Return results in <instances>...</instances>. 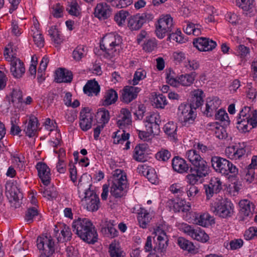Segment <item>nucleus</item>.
Returning <instances> with one entry per match:
<instances>
[{
	"instance_id": "obj_61",
	"label": "nucleus",
	"mask_w": 257,
	"mask_h": 257,
	"mask_svg": "<svg viewBox=\"0 0 257 257\" xmlns=\"http://www.w3.org/2000/svg\"><path fill=\"white\" fill-rule=\"evenodd\" d=\"M138 221L140 226L143 228L147 227V225L150 221L149 213H144V215L138 216Z\"/></svg>"
},
{
	"instance_id": "obj_23",
	"label": "nucleus",
	"mask_w": 257,
	"mask_h": 257,
	"mask_svg": "<svg viewBox=\"0 0 257 257\" xmlns=\"http://www.w3.org/2000/svg\"><path fill=\"white\" fill-rule=\"evenodd\" d=\"M100 89V86L95 80H89L83 87L84 93L88 96H92L93 94L97 95Z\"/></svg>"
},
{
	"instance_id": "obj_21",
	"label": "nucleus",
	"mask_w": 257,
	"mask_h": 257,
	"mask_svg": "<svg viewBox=\"0 0 257 257\" xmlns=\"http://www.w3.org/2000/svg\"><path fill=\"white\" fill-rule=\"evenodd\" d=\"M172 167L174 171L180 173L187 172L189 166L183 159L175 156L172 161Z\"/></svg>"
},
{
	"instance_id": "obj_37",
	"label": "nucleus",
	"mask_w": 257,
	"mask_h": 257,
	"mask_svg": "<svg viewBox=\"0 0 257 257\" xmlns=\"http://www.w3.org/2000/svg\"><path fill=\"white\" fill-rule=\"evenodd\" d=\"M128 15L129 13L127 11L122 10L115 15L114 20L119 26L121 27L124 25L125 20Z\"/></svg>"
},
{
	"instance_id": "obj_14",
	"label": "nucleus",
	"mask_w": 257,
	"mask_h": 257,
	"mask_svg": "<svg viewBox=\"0 0 257 257\" xmlns=\"http://www.w3.org/2000/svg\"><path fill=\"white\" fill-rule=\"evenodd\" d=\"M36 168L38 171V176L44 185L47 186L50 183V169L44 162H38Z\"/></svg>"
},
{
	"instance_id": "obj_18",
	"label": "nucleus",
	"mask_w": 257,
	"mask_h": 257,
	"mask_svg": "<svg viewBox=\"0 0 257 257\" xmlns=\"http://www.w3.org/2000/svg\"><path fill=\"white\" fill-rule=\"evenodd\" d=\"M111 14V7L105 3H99L97 5L94 12V15L99 19H107Z\"/></svg>"
},
{
	"instance_id": "obj_30",
	"label": "nucleus",
	"mask_w": 257,
	"mask_h": 257,
	"mask_svg": "<svg viewBox=\"0 0 257 257\" xmlns=\"http://www.w3.org/2000/svg\"><path fill=\"white\" fill-rule=\"evenodd\" d=\"M100 231L106 237H110L112 234V221L111 220L104 219L100 224Z\"/></svg>"
},
{
	"instance_id": "obj_35",
	"label": "nucleus",
	"mask_w": 257,
	"mask_h": 257,
	"mask_svg": "<svg viewBox=\"0 0 257 257\" xmlns=\"http://www.w3.org/2000/svg\"><path fill=\"white\" fill-rule=\"evenodd\" d=\"M95 116L104 125L108 122L110 118L109 111L104 108H99Z\"/></svg>"
},
{
	"instance_id": "obj_47",
	"label": "nucleus",
	"mask_w": 257,
	"mask_h": 257,
	"mask_svg": "<svg viewBox=\"0 0 257 257\" xmlns=\"http://www.w3.org/2000/svg\"><path fill=\"white\" fill-rule=\"evenodd\" d=\"M209 184L212 187L213 190L218 193L222 189V182L220 179L217 177H212L211 178Z\"/></svg>"
},
{
	"instance_id": "obj_29",
	"label": "nucleus",
	"mask_w": 257,
	"mask_h": 257,
	"mask_svg": "<svg viewBox=\"0 0 257 257\" xmlns=\"http://www.w3.org/2000/svg\"><path fill=\"white\" fill-rule=\"evenodd\" d=\"M38 120L36 117L30 118L28 122V125L24 129L26 134L31 138L35 136L37 129Z\"/></svg>"
},
{
	"instance_id": "obj_63",
	"label": "nucleus",
	"mask_w": 257,
	"mask_h": 257,
	"mask_svg": "<svg viewBox=\"0 0 257 257\" xmlns=\"http://www.w3.org/2000/svg\"><path fill=\"white\" fill-rule=\"evenodd\" d=\"M11 127L10 134L12 135H18L21 132V128L16 124V119H11Z\"/></svg>"
},
{
	"instance_id": "obj_50",
	"label": "nucleus",
	"mask_w": 257,
	"mask_h": 257,
	"mask_svg": "<svg viewBox=\"0 0 257 257\" xmlns=\"http://www.w3.org/2000/svg\"><path fill=\"white\" fill-rule=\"evenodd\" d=\"M215 119L221 122H226L227 124L229 123L228 114L226 111L222 109H219L215 113Z\"/></svg>"
},
{
	"instance_id": "obj_11",
	"label": "nucleus",
	"mask_w": 257,
	"mask_h": 257,
	"mask_svg": "<svg viewBox=\"0 0 257 257\" xmlns=\"http://www.w3.org/2000/svg\"><path fill=\"white\" fill-rule=\"evenodd\" d=\"M85 196L81 199L82 204L84 205L87 210L94 212L97 211L100 206L99 198L98 196L90 187L85 191Z\"/></svg>"
},
{
	"instance_id": "obj_46",
	"label": "nucleus",
	"mask_w": 257,
	"mask_h": 257,
	"mask_svg": "<svg viewBox=\"0 0 257 257\" xmlns=\"http://www.w3.org/2000/svg\"><path fill=\"white\" fill-rule=\"evenodd\" d=\"M171 154L167 150L162 149L156 154V159L160 161L166 162L171 157Z\"/></svg>"
},
{
	"instance_id": "obj_38",
	"label": "nucleus",
	"mask_w": 257,
	"mask_h": 257,
	"mask_svg": "<svg viewBox=\"0 0 257 257\" xmlns=\"http://www.w3.org/2000/svg\"><path fill=\"white\" fill-rule=\"evenodd\" d=\"M192 238L202 242H205L209 239L208 235L199 228L195 229Z\"/></svg>"
},
{
	"instance_id": "obj_8",
	"label": "nucleus",
	"mask_w": 257,
	"mask_h": 257,
	"mask_svg": "<svg viewBox=\"0 0 257 257\" xmlns=\"http://www.w3.org/2000/svg\"><path fill=\"white\" fill-rule=\"evenodd\" d=\"M37 246L41 251L40 256L50 257L55 252V243L51 235L38 236L37 239Z\"/></svg>"
},
{
	"instance_id": "obj_19",
	"label": "nucleus",
	"mask_w": 257,
	"mask_h": 257,
	"mask_svg": "<svg viewBox=\"0 0 257 257\" xmlns=\"http://www.w3.org/2000/svg\"><path fill=\"white\" fill-rule=\"evenodd\" d=\"M55 80L57 83H70L73 78V75L71 71L65 68H59L55 72Z\"/></svg>"
},
{
	"instance_id": "obj_58",
	"label": "nucleus",
	"mask_w": 257,
	"mask_h": 257,
	"mask_svg": "<svg viewBox=\"0 0 257 257\" xmlns=\"http://www.w3.org/2000/svg\"><path fill=\"white\" fill-rule=\"evenodd\" d=\"M69 7V8H66V11L70 15L76 17H77L79 15V12L77 9L78 4L76 2H71Z\"/></svg>"
},
{
	"instance_id": "obj_53",
	"label": "nucleus",
	"mask_w": 257,
	"mask_h": 257,
	"mask_svg": "<svg viewBox=\"0 0 257 257\" xmlns=\"http://www.w3.org/2000/svg\"><path fill=\"white\" fill-rule=\"evenodd\" d=\"M148 180L152 184H156L158 182V178L155 170L153 168L148 169L146 175Z\"/></svg>"
},
{
	"instance_id": "obj_26",
	"label": "nucleus",
	"mask_w": 257,
	"mask_h": 257,
	"mask_svg": "<svg viewBox=\"0 0 257 257\" xmlns=\"http://www.w3.org/2000/svg\"><path fill=\"white\" fill-rule=\"evenodd\" d=\"M148 148V145L146 144L136 146L134 152V159L138 162H145L146 160L145 152Z\"/></svg>"
},
{
	"instance_id": "obj_32",
	"label": "nucleus",
	"mask_w": 257,
	"mask_h": 257,
	"mask_svg": "<svg viewBox=\"0 0 257 257\" xmlns=\"http://www.w3.org/2000/svg\"><path fill=\"white\" fill-rule=\"evenodd\" d=\"M32 32H33L32 35L35 45L39 48L43 47L45 41L41 32L37 29L36 26L34 28V29H32Z\"/></svg>"
},
{
	"instance_id": "obj_24",
	"label": "nucleus",
	"mask_w": 257,
	"mask_h": 257,
	"mask_svg": "<svg viewBox=\"0 0 257 257\" xmlns=\"http://www.w3.org/2000/svg\"><path fill=\"white\" fill-rule=\"evenodd\" d=\"M177 123L173 121H169L164 125L163 129L169 139L175 142L177 140Z\"/></svg>"
},
{
	"instance_id": "obj_56",
	"label": "nucleus",
	"mask_w": 257,
	"mask_h": 257,
	"mask_svg": "<svg viewBox=\"0 0 257 257\" xmlns=\"http://www.w3.org/2000/svg\"><path fill=\"white\" fill-rule=\"evenodd\" d=\"M112 88L109 89L104 96L102 100V105L103 106H108L112 103Z\"/></svg>"
},
{
	"instance_id": "obj_52",
	"label": "nucleus",
	"mask_w": 257,
	"mask_h": 257,
	"mask_svg": "<svg viewBox=\"0 0 257 257\" xmlns=\"http://www.w3.org/2000/svg\"><path fill=\"white\" fill-rule=\"evenodd\" d=\"M205 41L206 38L199 37L195 39L193 44L194 46L200 51H205L204 44L207 42Z\"/></svg>"
},
{
	"instance_id": "obj_4",
	"label": "nucleus",
	"mask_w": 257,
	"mask_h": 257,
	"mask_svg": "<svg viewBox=\"0 0 257 257\" xmlns=\"http://www.w3.org/2000/svg\"><path fill=\"white\" fill-rule=\"evenodd\" d=\"M153 233L155 235L153 240L154 251L156 257H166L169 238L166 232L162 226H159L154 229Z\"/></svg>"
},
{
	"instance_id": "obj_1",
	"label": "nucleus",
	"mask_w": 257,
	"mask_h": 257,
	"mask_svg": "<svg viewBox=\"0 0 257 257\" xmlns=\"http://www.w3.org/2000/svg\"><path fill=\"white\" fill-rule=\"evenodd\" d=\"M186 156L193 167H190V173L186 176L185 180L190 185H195L201 178L208 175L209 167L195 150L188 151Z\"/></svg>"
},
{
	"instance_id": "obj_39",
	"label": "nucleus",
	"mask_w": 257,
	"mask_h": 257,
	"mask_svg": "<svg viewBox=\"0 0 257 257\" xmlns=\"http://www.w3.org/2000/svg\"><path fill=\"white\" fill-rule=\"evenodd\" d=\"M39 215L38 209L36 207H31L28 208L26 212L25 219L28 223H32L34 219Z\"/></svg>"
},
{
	"instance_id": "obj_48",
	"label": "nucleus",
	"mask_w": 257,
	"mask_h": 257,
	"mask_svg": "<svg viewBox=\"0 0 257 257\" xmlns=\"http://www.w3.org/2000/svg\"><path fill=\"white\" fill-rule=\"evenodd\" d=\"M154 103L157 108H163L167 104L166 97L163 94H159L154 99Z\"/></svg>"
},
{
	"instance_id": "obj_6",
	"label": "nucleus",
	"mask_w": 257,
	"mask_h": 257,
	"mask_svg": "<svg viewBox=\"0 0 257 257\" xmlns=\"http://www.w3.org/2000/svg\"><path fill=\"white\" fill-rule=\"evenodd\" d=\"M233 208V203L228 199L217 200L210 204V210L215 215L225 218L232 215Z\"/></svg>"
},
{
	"instance_id": "obj_44",
	"label": "nucleus",
	"mask_w": 257,
	"mask_h": 257,
	"mask_svg": "<svg viewBox=\"0 0 257 257\" xmlns=\"http://www.w3.org/2000/svg\"><path fill=\"white\" fill-rule=\"evenodd\" d=\"M168 38L176 41L179 43H184L187 41V38L183 36L180 30H177L175 33L172 32L169 34Z\"/></svg>"
},
{
	"instance_id": "obj_43",
	"label": "nucleus",
	"mask_w": 257,
	"mask_h": 257,
	"mask_svg": "<svg viewBox=\"0 0 257 257\" xmlns=\"http://www.w3.org/2000/svg\"><path fill=\"white\" fill-rule=\"evenodd\" d=\"M48 33L55 43L59 44L62 42V38L56 26L51 27L48 31Z\"/></svg>"
},
{
	"instance_id": "obj_12",
	"label": "nucleus",
	"mask_w": 257,
	"mask_h": 257,
	"mask_svg": "<svg viewBox=\"0 0 257 257\" xmlns=\"http://www.w3.org/2000/svg\"><path fill=\"white\" fill-rule=\"evenodd\" d=\"M93 115L88 107L83 108L80 112L79 125L83 131H87L91 127Z\"/></svg>"
},
{
	"instance_id": "obj_17",
	"label": "nucleus",
	"mask_w": 257,
	"mask_h": 257,
	"mask_svg": "<svg viewBox=\"0 0 257 257\" xmlns=\"http://www.w3.org/2000/svg\"><path fill=\"white\" fill-rule=\"evenodd\" d=\"M140 90L141 89L138 87L131 86L125 87L120 97L121 100L125 103H130L136 98Z\"/></svg>"
},
{
	"instance_id": "obj_7",
	"label": "nucleus",
	"mask_w": 257,
	"mask_h": 257,
	"mask_svg": "<svg viewBox=\"0 0 257 257\" xmlns=\"http://www.w3.org/2000/svg\"><path fill=\"white\" fill-rule=\"evenodd\" d=\"M127 181L126 174L121 169H116L113 171V196L120 198L125 193Z\"/></svg>"
},
{
	"instance_id": "obj_42",
	"label": "nucleus",
	"mask_w": 257,
	"mask_h": 257,
	"mask_svg": "<svg viewBox=\"0 0 257 257\" xmlns=\"http://www.w3.org/2000/svg\"><path fill=\"white\" fill-rule=\"evenodd\" d=\"M236 5L244 11H250L253 8V0H236Z\"/></svg>"
},
{
	"instance_id": "obj_31",
	"label": "nucleus",
	"mask_w": 257,
	"mask_h": 257,
	"mask_svg": "<svg viewBox=\"0 0 257 257\" xmlns=\"http://www.w3.org/2000/svg\"><path fill=\"white\" fill-rule=\"evenodd\" d=\"M119 129V130L114 133L115 135L113 136V144H122L129 138L130 134L128 133H125L124 128Z\"/></svg>"
},
{
	"instance_id": "obj_10",
	"label": "nucleus",
	"mask_w": 257,
	"mask_h": 257,
	"mask_svg": "<svg viewBox=\"0 0 257 257\" xmlns=\"http://www.w3.org/2000/svg\"><path fill=\"white\" fill-rule=\"evenodd\" d=\"M177 114L179 121L182 125L186 126L192 124L196 116V113L188 104H181Z\"/></svg>"
},
{
	"instance_id": "obj_27",
	"label": "nucleus",
	"mask_w": 257,
	"mask_h": 257,
	"mask_svg": "<svg viewBox=\"0 0 257 257\" xmlns=\"http://www.w3.org/2000/svg\"><path fill=\"white\" fill-rule=\"evenodd\" d=\"M203 92L199 89L194 90L191 100V103L188 104L192 109H196L200 106L203 102L202 95Z\"/></svg>"
},
{
	"instance_id": "obj_62",
	"label": "nucleus",
	"mask_w": 257,
	"mask_h": 257,
	"mask_svg": "<svg viewBox=\"0 0 257 257\" xmlns=\"http://www.w3.org/2000/svg\"><path fill=\"white\" fill-rule=\"evenodd\" d=\"M133 3V0H119L118 1H113V6L117 8L121 9L126 8Z\"/></svg>"
},
{
	"instance_id": "obj_3",
	"label": "nucleus",
	"mask_w": 257,
	"mask_h": 257,
	"mask_svg": "<svg viewBox=\"0 0 257 257\" xmlns=\"http://www.w3.org/2000/svg\"><path fill=\"white\" fill-rule=\"evenodd\" d=\"M236 127L242 133L248 132L257 126V111L249 106H244L237 117Z\"/></svg>"
},
{
	"instance_id": "obj_49",
	"label": "nucleus",
	"mask_w": 257,
	"mask_h": 257,
	"mask_svg": "<svg viewBox=\"0 0 257 257\" xmlns=\"http://www.w3.org/2000/svg\"><path fill=\"white\" fill-rule=\"evenodd\" d=\"M126 253L121 247L119 243L113 241V257H125Z\"/></svg>"
},
{
	"instance_id": "obj_5",
	"label": "nucleus",
	"mask_w": 257,
	"mask_h": 257,
	"mask_svg": "<svg viewBox=\"0 0 257 257\" xmlns=\"http://www.w3.org/2000/svg\"><path fill=\"white\" fill-rule=\"evenodd\" d=\"M211 166L217 173L225 176L235 177L238 172V169L231 162L219 156H213L211 159Z\"/></svg>"
},
{
	"instance_id": "obj_57",
	"label": "nucleus",
	"mask_w": 257,
	"mask_h": 257,
	"mask_svg": "<svg viewBox=\"0 0 257 257\" xmlns=\"http://www.w3.org/2000/svg\"><path fill=\"white\" fill-rule=\"evenodd\" d=\"M244 236L246 240H250L257 236V227H250L245 231Z\"/></svg>"
},
{
	"instance_id": "obj_33",
	"label": "nucleus",
	"mask_w": 257,
	"mask_h": 257,
	"mask_svg": "<svg viewBox=\"0 0 257 257\" xmlns=\"http://www.w3.org/2000/svg\"><path fill=\"white\" fill-rule=\"evenodd\" d=\"M177 243L180 248L183 250L189 252H192L195 250V246L193 243L184 237H178Z\"/></svg>"
},
{
	"instance_id": "obj_55",
	"label": "nucleus",
	"mask_w": 257,
	"mask_h": 257,
	"mask_svg": "<svg viewBox=\"0 0 257 257\" xmlns=\"http://www.w3.org/2000/svg\"><path fill=\"white\" fill-rule=\"evenodd\" d=\"M174 72L171 70H169V72H167L166 79L167 82L170 85L177 87L178 85V79L174 78Z\"/></svg>"
},
{
	"instance_id": "obj_28",
	"label": "nucleus",
	"mask_w": 257,
	"mask_h": 257,
	"mask_svg": "<svg viewBox=\"0 0 257 257\" xmlns=\"http://www.w3.org/2000/svg\"><path fill=\"white\" fill-rule=\"evenodd\" d=\"M143 24L140 17V14L132 16L127 20V27L131 31L140 30Z\"/></svg>"
},
{
	"instance_id": "obj_2",
	"label": "nucleus",
	"mask_w": 257,
	"mask_h": 257,
	"mask_svg": "<svg viewBox=\"0 0 257 257\" xmlns=\"http://www.w3.org/2000/svg\"><path fill=\"white\" fill-rule=\"evenodd\" d=\"M72 227L73 231L84 241L92 244L97 242V231L89 219L78 218L73 221Z\"/></svg>"
},
{
	"instance_id": "obj_40",
	"label": "nucleus",
	"mask_w": 257,
	"mask_h": 257,
	"mask_svg": "<svg viewBox=\"0 0 257 257\" xmlns=\"http://www.w3.org/2000/svg\"><path fill=\"white\" fill-rule=\"evenodd\" d=\"M62 237H58V240L59 242L68 241L71 240L72 233L71 231L70 227L66 225H63V228L61 231Z\"/></svg>"
},
{
	"instance_id": "obj_36",
	"label": "nucleus",
	"mask_w": 257,
	"mask_h": 257,
	"mask_svg": "<svg viewBox=\"0 0 257 257\" xmlns=\"http://www.w3.org/2000/svg\"><path fill=\"white\" fill-rule=\"evenodd\" d=\"M210 216L208 213H203L196 216L194 221L196 224L205 227L210 224Z\"/></svg>"
},
{
	"instance_id": "obj_59",
	"label": "nucleus",
	"mask_w": 257,
	"mask_h": 257,
	"mask_svg": "<svg viewBox=\"0 0 257 257\" xmlns=\"http://www.w3.org/2000/svg\"><path fill=\"white\" fill-rule=\"evenodd\" d=\"M179 228L181 230H182L187 235L190 236L191 237L192 236H193V233L195 229L192 226L186 223L181 224Z\"/></svg>"
},
{
	"instance_id": "obj_45",
	"label": "nucleus",
	"mask_w": 257,
	"mask_h": 257,
	"mask_svg": "<svg viewBox=\"0 0 257 257\" xmlns=\"http://www.w3.org/2000/svg\"><path fill=\"white\" fill-rule=\"evenodd\" d=\"M85 47L78 46L73 52V57L77 61H80L86 55L85 53Z\"/></svg>"
},
{
	"instance_id": "obj_13",
	"label": "nucleus",
	"mask_w": 257,
	"mask_h": 257,
	"mask_svg": "<svg viewBox=\"0 0 257 257\" xmlns=\"http://www.w3.org/2000/svg\"><path fill=\"white\" fill-rule=\"evenodd\" d=\"M240 209L239 220L244 221L251 218L253 215L254 205L247 200H241L239 203Z\"/></svg>"
},
{
	"instance_id": "obj_54",
	"label": "nucleus",
	"mask_w": 257,
	"mask_h": 257,
	"mask_svg": "<svg viewBox=\"0 0 257 257\" xmlns=\"http://www.w3.org/2000/svg\"><path fill=\"white\" fill-rule=\"evenodd\" d=\"M157 42L155 39L147 40L143 45V49L147 52L152 51L157 47Z\"/></svg>"
},
{
	"instance_id": "obj_41",
	"label": "nucleus",
	"mask_w": 257,
	"mask_h": 257,
	"mask_svg": "<svg viewBox=\"0 0 257 257\" xmlns=\"http://www.w3.org/2000/svg\"><path fill=\"white\" fill-rule=\"evenodd\" d=\"M146 122H148L152 123L153 126H154L155 131L159 130V125L161 122L160 120V116L158 114L154 113L146 117Z\"/></svg>"
},
{
	"instance_id": "obj_64",
	"label": "nucleus",
	"mask_w": 257,
	"mask_h": 257,
	"mask_svg": "<svg viewBox=\"0 0 257 257\" xmlns=\"http://www.w3.org/2000/svg\"><path fill=\"white\" fill-rule=\"evenodd\" d=\"M170 190L174 194L182 195L184 193L183 187L180 184L175 183L172 184L170 187Z\"/></svg>"
},
{
	"instance_id": "obj_15",
	"label": "nucleus",
	"mask_w": 257,
	"mask_h": 257,
	"mask_svg": "<svg viewBox=\"0 0 257 257\" xmlns=\"http://www.w3.org/2000/svg\"><path fill=\"white\" fill-rule=\"evenodd\" d=\"M132 122V115L131 112L127 108H121L117 115V126L119 128H124L125 127L131 125Z\"/></svg>"
},
{
	"instance_id": "obj_16",
	"label": "nucleus",
	"mask_w": 257,
	"mask_h": 257,
	"mask_svg": "<svg viewBox=\"0 0 257 257\" xmlns=\"http://www.w3.org/2000/svg\"><path fill=\"white\" fill-rule=\"evenodd\" d=\"M221 104V101L217 97H208L206 99V109L204 112L207 116H212L216 112Z\"/></svg>"
},
{
	"instance_id": "obj_51",
	"label": "nucleus",
	"mask_w": 257,
	"mask_h": 257,
	"mask_svg": "<svg viewBox=\"0 0 257 257\" xmlns=\"http://www.w3.org/2000/svg\"><path fill=\"white\" fill-rule=\"evenodd\" d=\"M146 72L145 70L141 69H138L134 74L133 79V84L134 85L138 84L140 80L146 77Z\"/></svg>"
},
{
	"instance_id": "obj_22",
	"label": "nucleus",
	"mask_w": 257,
	"mask_h": 257,
	"mask_svg": "<svg viewBox=\"0 0 257 257\" xmlns=\"http://www.w3.org/2000/svg\"><path fill=\"white\" fill-rule=\"evenodd\" d=\"M245 153L243 148H237L234 146L227 147L225 151L226 156L231 160L239 159Z\"/></svg>"
},
{
	"instance_id": "obj_9",
	"label": "nucleus",
	"mask_w": 257,
	"mask_h": 257,
	"mask_svg": "<svg viewBox=\"0 0 257 257\" xmlns=\"http://www.w3.org/2000/svg\"><path fill=\"white\" fill-rule=\"evenodd\" d=\"M174 28L173 18L169 15L162 16L156 24V34L159 39L163 38L166 34L173 32Z\"/></svg>"
},
{
	"instance_id": "obj_25",
	"label": "nucleus",
	"mask_w": 257,
	"mask_h": 257,
	"mask_svg": "<svg viewBox=\"0 0 257 257\" xmlns=\"http://www.w3.org/2000/svg\"><path fill=\"white\" fill-rule=\"evenodd\" d=\"M110 38V34L106 35L102 38L100 45L101 50L105 52L104 57L107 58H110L112 53V41L109 43L108 41Z\"/></svg>"
},
{
	"instance_id": "obj_20",
	"label": "nucleus",
	"mask_w": 257,
	"mask_h": 257,
	"mask_svg": "<svg viewBox=\"0 0 257 257\" xmlns=\"http://www.w3.org/2000/svg\"><path fill=\"white\" fill-rule=\"evenodd\" d=\"M11 72L15 78H19L25 72V68L23 62L20 59H16L11 63Z\"/></svg>"
},
{
	"instance_id": "obj_60",
	"label": "nucleus",
	"mask_w": 257,
	"mask_h": 257,
	"mask_svg": "<svg viewBox=\"0 0 257 257\" xmlns=\"http://www.w3.org/2000/svg\"><path fill=\"white\" fill-rule=\"evenodd\" d=\"M243 244V241L241 238H237L231 240L229 242L230 249L235 250L240 248Z\"/></svg>"
},
{
	"instance_id": "obj_34",
	"label": "nucleus",
	"mask_w": 257,
	"mask_h": 257,
	"mask_svg": "<svg viewBox=\"0 0 257 257\" xmlns=\"http://www.w3.org/2000/svg\"><path fill=\"white\" fill-rule=\"evenodd\" d=\"M195 74L194 72L189 74L181 75L178 79V84H180L183 86H190L195 80Z\"/></svg>"
}]
</instances>
